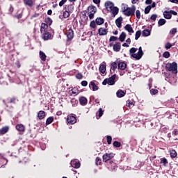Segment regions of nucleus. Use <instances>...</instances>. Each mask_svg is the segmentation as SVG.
Listing matches in <instances>:
<instances>
[{
	"label": "nucleus",
	"instance_id": "1",
	"mask_svg": "<svg viewBox=\"0 0 178 178\" xmlns=\"http://www.w3.org/2000/svg\"><path fill=\"white\" fill-rule=\"evenodd\" d=\"M122 10L125 16H133L136 12V6H133L131 8L127 6V5H122Z\"/></svg>",
	"mask_w": 178,
	"mask_h": 178
},
{
	"label": "nucleus",
	"instance_id": "2",
	"mask_svg": "<svg viewBox=\"0 0 178 178\" xmlns=\"http://www.w3.org/2000/svg\"><path fill=\"white\" fill-rule=\"evenodd\" d=\"M165 69L168 70V72H172L174 74H177V63L176 62H173L172 63H168L165 65Z\"/></svg>",
	"mask_w": 178,
	"mask_h": 178
},
{
	"label": "nucleus",
	"instance_id": "3",
	"mask_svg": "<svg viewBox=\"0 0 178 178\" xmlns=\"http://www.w3.org/2000/svg\"><path fill=\"white\" fill-rule=\"evenodd\" d=\"M115 80H116V74H113L110 78L104 79L102 84L103 86H106V84H108V86H113L115 83Z\"/></svg>",
	"mask_w": 178,
	"mask_h": 178
},
{
	"label": "nucleus",
	"instance_id": "4",
	"mask_svg": "<svg viewBox=\"0 0 178 178\" xmlns=\"http://www.w3.org/2000/svg\"><path fill=\"white\" fill-rule=\"evenodd\" d=\"M42 34V38L44 40V41H48V40H52L54 38V36L48 31H44L43 33H41Z\"/></svg>",
	"mask_w": 178,
	"mask_h": 178
},
{
	"label": "nucleus",
	"instance_id": "5",
	"mask_svg": "<svg viewBox=\"0 0 178 178\" xmlns=\"http://www.w3.org/2000/svg\"><path fill=\"white\" fill-rule=\"evenodd\" d=\"M115 156V154L113 153H106L103 155V162H108V161H111L112 158Z\"/></svg>",
	"mask_w": 178,
	"mask_h": 178
},
{
	"label": "nucleus",
	"instance_id": "6",
	"mask_svg": "<svg viewBox=\"0 0 178 178\" xmlns=\"http://www.w3.org/2000/svg\"><path fill=\"white\" fill-rule=\"evenodd\" d=\"M104 5L106 10L108 12L111 11L112 8H115V3L109 1H106Z\"/></svg>",
	"mask_w": 178,
	"mask_h": 178
},
{
	"label": "nucleus",
	"instance_id": "7",
	"mask_svg": "<svg viewBox=\"0 0 178 178\" xmlns=\"http://www.w3.org/2000/svg\"><path fill=\"white\" fill-rule=\"evenodd\" d=\"M67 40L69 41H72L74 37V32L73 31V29H70L67 32Z\"/></svg>",
	"mask_w": 178,
	"mask_h": 178
},
{
	"label": "nucleus",
	"instance_id": "8",
	"mask_svg": "<svg viewBox=\"0 0 178 178\" xmlns=\"http://www.w3.org/2000/svg\"><path fill=\"white\" fill-rule=\"evenodd\" d=\"M108 12L111 14L112 17H115L118 13H119V8L115 6Z\"/></svg>",
	"mask_w": 178,
	"mask_h": 178
},
{
	"label": "nucleus",
	"instance_id": "9",
	"mask_svg": "<svg viewBox=\"0 0 178 178\" xmlns=\"http://www.w3.org/2000/svg\"><path fill=\"white\" fill-rule=\"evenodd\" d=\"M67 122L69 123V124H74V123L77 122V120L76 119V117L73 115H69Z\"/></svg>",
	"mask_w": 178,
	"mask_h": 178
},
{
	"label": "nucleus",
	"instance_id": "10",
	"mask_svg": "<svg viewBox=\"0 0 178 178\" xmlns=\"http://www.w3.org/2000/svg\"><path fill=\"white\" fill-rule=\"evenodd\" d=\"M71 166L72 168H74L75 169H79V168H80L81 166V164H80V162L77 160H72Z\"/></svg>",
	"mask_w": 178,
	"mask_h": 178
},
{
	"label": "nucleus",
	"instance_id": "11",
	"mask_svg": "<svg viewBox=\"0 0 178 178\" xmlns=\"http://www.w3.org/2000/svg\"><path fill=\"white\" fill-rule=\"evenodd\" d=\"M127 67V65L124 62L118 60V69H120V70H124Z\"/></svg>",
	"mask_w": 178,
	"mask_h": 178
},
{
	"label": "nucleus",
	"instance_id": "12",
	"mask_svg": "<svg viewBox=\"0 0 178 178\" xmlns=\"http://www.w3.org/2000/svg\"><path fill=\"white\" fill-rule=\"evenodd\" d=\"M108 166V169H110V170H115V169H116V168H118V165H116L115 162H113L112 161H109Z\"/></svg>",
	"mask_w": 178,
	"mask_h": 178
},
{
	"label": "nucleus",
	"instance_id": "13",
	"mask_svg": "<svg viewBox=\"0 0 178 178\" xmlns=\"http://www.w3.org/2000/svg\"><path fill=\"white\" fill-rule=\"evenodd\" d=\"M90 10L91 11L89 13V18L91 20L92 19V18L94 17V15L97 13V8L95 7H92L90 8Z\"/></svg>",
	"mask_w": 178,
	"mask_h": 178
},
{
	"label": "nucleus",
	"instance_id": "14",
	"mask_svg": "<svg viewBox=\"0 0 178 178\" xmlns=\"http://www.w3.org/2000/svg\"><path fill=\"white\" fill-rule=\"evenodd\" d=\"M144 55V53H142L141 51H138L137 53H135L134 54V59H136V60H140L141 58H143V56Z\"/></svg>",
	"mask_w": 178,
	"mask_h": 178
},
{
	"label": "nucleus",
	"instance_id": "15",
	"mask_svg": "<svg viewBox=\"0 0 178 178\" xmlns=\"http://www.w3.org/2000/svg\"><path fill=\"white\" fill-rule=\"evenodd\" d=\"M98 33H99V35H106L108 34V30L104 28H100L98 30Z\"/></svg>",
	"mask_w": 178,
	"mask_h": 178
},
{
	"label": "nucleus",
	"instance_id": "16",
	"mask_svg": "<svg viewBox=\"0 0 178 178\" xmlns=\"http://www.w3.org/2000/svg\"><path fill=\"white\" fill-rule=\"evenodd\" d=\"M118 63H119V59H117L115 62H113L111 63V70H113V72H115V70L118 69Z\"/></svg>",
	"mask_w": 178,
	"mask_h": 178
},
{
	"label": "nucleus",
	"instance_id": "17",
	"mask_svg": "<svg viewBox=\"0 0 178 178\" xmlns=\"http://www.w3.org/2000/svg\"><path fill=\"white\" fill-rule=\"evenodd\" d=\"M24 3L26 6H29V8H31L34 6V1L33 0H24Z\"/></svg>",
	"mask_w": 178,
	"mask_h": 178
},
{
	"label": "nucleus",
	"instance_id": "18",
	"mask_svg": "<svg viewBox=\"0 0 178 178\" xmlns=\"http://www.w3.org/2000/svg\"><path fill=\"white\" fill-rule=\"evenodd\" d=\"M122 22H123V18L122 17H118L115 20V24L117 27H118V29H120V27H122Z\"/></svg>",
	"mask_w": 178,
	"mask_h": 178
},
{
	"label": "nucleus",
	"instance_id": "19",
	"mask_svg": "<svg viewBox=\"0 0 178 178\" xmlns=\"http://www.w3.org/2000/svg\"><path fill=\"white\" fill-rule=\"evenodd\" d=\"M89 87L90 90H92V91H98V87L95 85V83H94L93 81H91L89 83Z\"/></svg>",
	"mask_w": 178,
	"mask_h": 178
},
{
	"label": "nucleus",
	"instance_id": "20",
	"mask_svg": "<svg viewBox=\"0 0 178 178\" xmlns=\"http://www.w3.org/2000/svg\"><path fill=\"white\" fill-rule=\"evenodd\" d=\"M121 48L122 45L120 44V42H117L113 45V49L115 52H119Z\"/></svg>",
	"mask_w": 178,
	"mask_h": 178
},
{
	"label": "nucleus",
	"instance_id": "21",
	"mask_svg": "<svg viewBox=\"0 0 178 178\" xmlns=\"http://www.w3.org/2000/svg\"><path fill=\"white\" fill-rule=\"evenodd\" d=\"M73 10H74V6H73V5L70 4L66 6L65 11L69 12L70 13H73Z\"/></svg>",
	"mask_w": 178,
	"mask_h": 178
},
{
	"label": "nucleus",
	"instance_id": "22",
	"mask_svg": "<svg viewBox=\"0 0 178 178\" xmlns=\"http://www.w3.org/2000/svg\"><path fill=\"white\" fill-rule=\"evenodd\" d=\"M99 70L100 73H102V74H105L106 72V65L105 64L100 65Z\"/></svg>",
	"mask_w": 178,
	"mask_h": 178
},
{
	"label": "nucleus",
	"instance_id": "23",
	"mask_svg": "<svg viewBox=\"0 0 178 178\" xmlns=\"http://www.w3.org/2000/svg\"><path fill=\"white\" fill-rule=\"evenodd\" d=\"M163 17L165 19H172V14H170V11H164Z\"/></svg>",
	"mask_w": 178,
	"mask_h": 178
},
{
	"label": "nucleus",
	"instance_id": "24",
	"mask_svg": "<svg viewBox=\"0 0 178 178\" xmlns=\"http://www.w3.org/2000/svg\"><path fill=\"white\" fill-rule=\"evenodd\" d=\"M124 29L128 31V33H134V30H133V28L131 27V25L130 24H127L125 26H124Z\"/></svg>",
	"mask_w": 178,
	"mask_h": 178
},
{
	"label": "nucleus",
	"instance_id": "25",
	"mask_svg": "<svg viewBox=\"0 0 178 178\" xmlns=\"http://www.w3.org/2000/svg\"><path fill=\"white\" fill-rule=\"evenodd\" d=\"M116 95L118 98H122L123 97H124V95H126V92H124V91L122 90H119L117 92H116Z\"/></svg>",
	"mask_w": 178,
	"mask_h": 178
},
{
	"label": "nucleus",
	"instance_id": "26",
	"mask_svg": "<svg viewBox=\"0 0 178 178\" xmlns=\"http://www.w3.org/2000/svg\"><path fill=\"white\" fill-rule=\"evenodd\" d=\"M47 29H48V24L45 23H42L40 25V33H44V31H45L47 30Z\"/></svg>",
	"mask_w": 178,
	"mask_h": 178
},
{
	"label": "nucleus",
	"instance_id": "27",
	"mask_svg": "<svg viewBox=\"0 0 178 178\" xmlns=\"http://www.w3.org/2000/svg\"><path fill=\"white\" fill-rule=\"evenodd\" d=\"M39 55L40 56L41 60L43 62H45L47 60V55H45V53H44L42 51H40Z\"/></svg>",
	"mask_w": 178,
	"mask_h": 178
},
{
	"label": "nucleus",
	"instance_id": "28",
	"mask_svg": "<svg viewBox=\"0 0 178 178\" xmlns=\"http://www.w3.org/2000/svg\"><path fill=\"white\" fill-rule=\"evenodd\" d=\"M38 118L40 119V120L44 119L45 118V112L44 111H39Z\"/></svg>",
	"mask_w": 178,
	"mask_h": 178
},
{
	"label": "nucleus",
	"instance_id": "29",
	"mask_svg": "<svg viewBox=\"0 0 178 178\" xmlns=\"http://www.w3.org/2000/svg\"><path fill=\"white\" fill-rule=\"evenodd\" d=\"M96 22V24H97L98 26H101L102 24H104V18L102 17H97L95 20Z\"/></svg>",
	"mask_w": 178,
	"mask_h": 178
},
{
	"label": "nucleus",
	"instance_id": "30",
	"mask_svg": "<svg viewBox=\"0 0 178 178\" xmlns=\"http://www.w3.org/2000/svg\"><path fill=\"white\" fill-rule=\"evenodd\" d=\"M79 102L81 105H87V98L81 97L79 98Z\"/></svg>",
	"mask_w": 178,
	"mask_h": 178
},
{
	"label": "nucleus",
	"instance_id": "31",
	"mask_svg": "<svg viewBox=\"0 0 178 178\" xmlns=\"http://www.w3.org/2000/svg\"><path fill=\"white\" fill-rule=\"evenodd\" d=\"M126 37H127L126 33L122 32V33L120 34V35L119 37L120 41H121V42H124V40H126Z\"/></svg>",
	"mask_w": 178,
	"mask_h": 178
},
{
	"label": "nucleus",
	"instance_id": "32",
	"mask_svg": "<svg viewBox=\"0 0 178 178\" xmlns=\"http://www.w3.org/2000/svg\"><path fill=\"white\" fill-rule=\"evenodd\" d=\"M138 50V49H137L136 47H132L131 49H130L129 54H131L132 58H134V55H136V53L137 52Z\"/></svg>",
	"mask_w": 178,
	"mask_h": 178
},
{
	"label": "nucleus",
	"instance_id": "33",
	"mask_svg": "<svg viewBox=\"0 0 178 178\" xmlns=\"http://www.w3.org/2000/svg\"><path fill=\"white\" fill-rule=\"evenodd\" d=\"M142 35L143 37H148V35H151V32L148 29H145L143 31Z\"/></svg>",
	"mask_w": 178,
	"mask_h": 178
},
{
	"label": "nucleus",
	"instance_id": "34",
	"mask_svg": "<svg viewBox=\"0 0 178 178\" xmlns=\"http://www.w3.org/2000/svg\"><path fill=\"white\" fill-rule=\"evenodd\" d=\"M170 155L172 159L176 158L177 156V152L175 149H172L170 151Z\"/></svg>",
	"mask_w": 178,
	"mask_h": 178
},
{
	"label": "nucleus",
	"instance_id": "35",
	"mask_svg": "<svg viewBox=\"0 0 178 178\" xmlns=\"http://www.w3.org/2000/svg\"><path fill=\"white\" fill-rule=\"evenodd\" d=\"M15 127L18 130V131H24V125L22 124L16 125Z\"/></svg>",
	"mask_w": 178,
	"mask_h": 178
},
{
	"label": "nucleus",
	"instance_id": "36",
	"mask_svg": "<svg viewBox=\"0 0 178 178\" xmlns=\"http://www.w3.org/2000/svg\"><path fill=\"white\" fill-rule=\"evenodd\" d=\"M160 163L161 165H163V166H168V159H166V158H162L161 159V161H160Z\"/></svg>",
	"mask_w": 178,
	"mask_h": 178
},
{
	"label": "nucleus",
	"instance_id": "37",
	"mask_svg": "<svg viewBox=\"0 0 178 178\" xmlns=\"http://www.w3.org/2000/svg\"><path fill=\"white\" fill-rule=\"evenodd\" d=\"M9 131V127H4L0 130L1 134H6L8 131Z\"/></svg>",
	"mask_w": 178,
	"mask_h": 178
},
{
	"label": "nucleus",
	"instance_id": "38",
	"mask_svg": "<svg viewBox=\"0 0 178 178\" xmlns=\"http://www.w3.org/2000/svg\"><path fill=\"white\" fill-rule=\"evenodd\" d=\"M166 24V19H160L158 22L159 26H163Z\"/></svg>",
	"mask_w": 178,
	"mask_h": 178
},
{
	"label": "nucleus",
	"instance_id": "39",
	"mask_svg": "<svg viewBox=\"0 0 178 178\" xmlns=\"http://www.w3.org/2000/svg\"><path fill=\"white\" fill-rule=\"evenodd\" d=\"M54 122V118L49 117L46 120V126H48V124H51Z\"/></svg>",
	"mask_w": 178,
	"mask_h": 178
},
{
	"label": "nucleus",
	"instance_id": "40",
	"mask_svg": "<svg viewBox=\"0 0 178 178\" xmlns=\"http://www.w3.org/2000/svg\"><path fill=\"white\" fill-rule=\"evenodd\" d=\"M126 106L129 108H133L134 106V103L130 100L127 101Z\"/></svg>",
	"mask_w": 178,
	"mask_h": 178
},
{
	"label": "nucleus",
	"instance_id": "41",
	"mask_svg": "<svg viewBox=\"0 0 178 178\" xmlns=\"http://www.w3.org/2000/svg\"><path fill=\"white\" fill-rule=\"evenodd\" d=\"M45 23H47V24H49V26H51V24H52V19H51V17L45 18Z\"/></svg>",
	"mask_w": 178,
	"mask_h": 178
},
{
	"label": "nucleus",
	"instance_id": "42",
	"mask_svg": "<svg viewBox=\"0 0 178 178\" xmlns=\"http://www.w3.org/2000/svg\"><path fill=\"white\" fill-rule=\"evenodd\" d=\"M96 115H98L99 118H101L104 115V110L100 108Z\"/></svg>",
	"mask_w": 178,
	"mask_h": 178
},
{
	"label": "nucleus",
	"instance_id": "43",
	"mask_svg": "<svg viewBox=\"0 0 178 178\" xmlns=\"http://www.w3.org/2000/svg\"><path fill=\"white\" fill-rule=\"evenodd\" d=\"M141 37V31H137L135 35V40H138Z\"/></svg>",
	"mask_w": 178,
	"mask_h": 178
},
{
	"label": "nucleus",
	"instance_id": "44",
	"mask_svg": "<svg viewBox=\"0 0 178 178\" xmlns=\"http://www.w3.org/2000/svg\"><path fill=\"white\" fill-rule=\"evenodd\" d=\"M70 13H69V11H65L64 13H63V17H64V19H67V17H69L70 16Z\"/></svg>",
	"mask_w": 178,
	"mask_h": 178
},
{
	"label": "nucleus",
	"instance_id": "45",
	"mask_svg": "<svg viewBox=\"0 0 178 178\" xmlns=\"http://www.w3.org/2000/svg\"><path fill=\"white\" fill-rule=\"evenodd\" d=\"M150 11H151V6H148L145 9V14L148 15V13H149Z\"/></svg>",
	"mask_w": 178,
	"mask_h": 178
},
{
	"label": "nucleus",
	"instance_id": "46",
	"mask_svg": "<svg viewBox=\"0 0 178 178\" xmlns=\"http://www.w3.org/2000/svg\"><path fill=\"white\" fill-rule=\"evenodd\" d=\"M113 145L115 147H116V148H120V147L122 146V143H120V142H118V141H114L113 142Z\"/></svg>",
	"mask_w": 178,
	"mask_h": 178
},
{
	"label": "nucleus",
	"instance_id": "47",
	"mask_svg": "<svg viewBox=\"0 0 178 178\" xmlns=\"http://www.w3.org/2000/svg\"><path fill=\"white\" fill-rule=\"evenodd\" d=\"M176 33H177V29H176V28H173L172 29H171L170 31V34H171L172 35H175V34H176Z\"/></svg>",
	"mask_w": 178,
	"mask_h": 178
},
{
	"label": "nucleus",
	"instance_id": "48",
	"mask_svg": "<svg viewBox=\"0 0 178 178\" xmlns=\"http://www.w3.org/2000/svg\"><path fill=\"white\" fill-rule=\"evenodd\" d=\"M163 58H165L166 59H168V58L170 57V53H169V51H165L163 54Z\"/></svg>",
	"mask_w": 178,
	"mask_h": 178
},
{
	"label": "nucleus",
	"instance_id": "49",
	"mask_svg": "<svg viewBox=\"0 0 178 178\" xmlns=\"http://www.w3.org/2000/svg\"><path fill=\"white\" fill-rule=\"evenodd\" d=\"M107 138V144H108L109 145H111V144H112V136H106Z\"/></svg>",
	"mask_w": 178,
	"mask_h": 178
},
{
	"label": "nucleus",
	"instance_id": "50",
	"mask_svg": "<svg viewBox=\"0 0 178 178\" xmlns=\"http://www.w3.org/2000/svg\"><path fill=\"white\" fill-rule=\"evenodd\" d=\"M150 94H151V95H155L158 94V90L151 89L150 90Z\"/></svg>",
	"mask_w": 178,
	"mask_h": 178
},
{
	"label": "nucleus",
	"instance_id": "51",
	"mask_svg": "<svg viewBox=\"0 0 178 178\" xmlns=\"http://www.w3.org/2000/svg\"><path fill=\"white\" fill-rule=\"evenodd\" d=\"M90 27L92 29H97V24L95 23V21H92L90 24Z\"/></svg>",
	"mask_w": 178,
	"mask_h": 178
},
{
	"label": "nucleus",
	"instance_id": "52",
	"mask_svg": "<svg viewBox=\"0 0 178 178\" xmlns=\"http://www.w3.org/2000/svg\"><path fill=\"white\" fill-rule=\"evenodd\" d=\"M95 162H96L97 165H101V163L102 162V160H101V159L99 157H97Z\"/></svg>",
	"mask_w": 178,
	"mask_h": 178
},
{
	"label": "nucleus",
	"instance_id": "53",
	"mask_svg": "<svg viewBox=\"0 0 178 178\" xmlns=\"http://www.w3.org/2000/svg\"><path fill=\"white\" fill-rule=\"evenodd\" d=\"M165 49H170L172 48V44L170 42H167L165 46Z\"/></svg>",
	"mask_w": 178,
	"mask_h": 178
},
{
	"label": "nucleus",
	"instance_id": "54",
	"mask_svg": "<svg viewBox=\"0 0 178 178\" xmlns=\"http://www.w3.org/2000/svg\"><path fill=\"white\" fill-rule=\"evenodd\" d=\"M136 15L137 19H140L141 18V13L138 10H137L136 11Z\"/></svg>",
	"mask_w": 178,
	"mask_h": 178
},
{
	"label": "nucleus",
	"instance_id": "55",
	"mask_svg": "<svg viewBox=\"0 0 178 178\" xmlns=\"http://www.w3.org/2000/svg\"><path fill=\"white\" fill-rule=\"evenodd\" d=\"M156 17H158V15L156 14H153L150 19L151 20H153V22H155V20H156Z\"/></svg>",
	"mask_w": 178,
	"mask_h": 178
},
{
	"label": "nucleus",
	"instance_id": "56",
	"mask_svg": "<svg viewBox=\"0 0 178 178\" xmlns=\"http://www.w3.org/2000/svg\"><path fill=\"white\" fill-rule=\"evenodd\" d=\"M118 37L116 36H111L110 37L109 41L111 42L112 41H117Z\"/></svg>",
	"mask_w": 178,
	"mask_h": 178
},
{
	"label": "nucleus",
	"instance_id": "57",
	"mask_svg": "<svg viewBox=\"0 0 178 178\" xmlns=\"http://www.w3.org/2000/svg\"><path fill=\"white\" fill-rule=\"evenodd\" d=\"M76 79H78V80H81V79H83V74L81 73H78L76 75Z\"/></svg>",
	"mask_w": 178,
	"mask_h": 178
},
{
	"label": "nucleus",
	"instance_id": "58",
	"mask_svg": "<svg viewBox=\"0 0 178 178\" xmlns=\"http://www.w3.org/2000/svg\"><path fill=\"white\" fill-rule=\"evenodd\" d=\"M81 84L83 86V87H87L88 82H87V81H82Z\"/></svg>",
	"mask_w": 178,
	"mask_h": 178
},
{
	"label": "nucleus",
	"instance_id": "59",
	"mask_svg": "<svg viewBox=\"0 0 178 178\" xmlns=\"http://www.w3.org/2000/svg\"><path fill=\"white\" fill-rule=\"evenodd\" d=\"M65 2H67V0H61V1L59 2V6H63L64 4L65 3Z\"/></svg>",
	"mask_w": 178,
	"mask_h": 178
},
{
	"label": "nucleus",
	"instance_id": "60",
	"mask_svg": "<svg viewBox=\"0 0 178 178\" xmlns=\"http://www.w3.org/2000/svg\"><path fill=\"white\" fill-rule=\"evenodd\" d=\"M170 15H174V16H177V12L175 11V10H170Z\"/></svg>",
	"mask_w": 178,
	"mask_h": 178
},
{
	"label": "nucleus",
	"instance_id": "61",
	"mask_svg": "<svg viewBox=\"0 0 178 178\" xmlns=\"http://www.w3.org/2000/svg\"><path fill=\"white\" fill-rule=\"evenodd\" d=\"M172 104V105L175 104V99H169V100H168V102H167V104Z\"/></svg>",
	"mask_w": 178,
	"mask_h": 178
},
{
	"label": "nucleus",
	"instance_id": "62",
	"mask_svg": "<svg viewBox=\"0 0 178 178\" xmlns=\"http://www.w3.org/2000/svg\"><path fill=\"white\" fill-rule=\"evenodd\" d=\"M10 104H15L16 99L15 97L11 98L10 100Z\"/></svg>",
	"mask_w": 178,
	"mask_h": 178
},
{
	"label": "nucleus",
	"instance_id": "63",
	"mask_svg": "<svg viewBox=\"0 0 178 178\" xmlns=\"http://www.w3.org/2000/svg\"><path fill=\"white\" fill-rule=\"evenodd\" d=\"M172 135L173 136H178V131H177V129H174L173 130Z\"/></svg>",
	"mask_w": 178,
	"mask_h": 178
},
{
	"label": "nucleus",
	"instance_id": "64",
	"mask_svg": "<svg viewBox=\"0 0 178 178\" xmlns=\"http://www.w3.org/2000/svg\"><path fill=\"white\" fill-rule=\"evenodd\" d=\"M145 3L146 5H151V3H152V0H146Z\"/></svg>",
	"mask_w": 178,
	"mask_h": 178
}]
</instances>
